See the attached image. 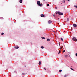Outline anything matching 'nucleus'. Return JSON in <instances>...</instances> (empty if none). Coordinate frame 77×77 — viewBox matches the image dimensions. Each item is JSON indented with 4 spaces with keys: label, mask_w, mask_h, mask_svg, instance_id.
I'll return each instance as SVG.
<instances>
[{
    "label": "nucleus",
    "mask_w": 77,
    "mask_h": 77,
    "mask_svg": "<svg viewBox=\"0 0 77 77\" xmlns=\"http://www.w3.org/2000/svg\"><path fill=\"white\" fill-rule=\"evenodd\" d=\"M37 4L39 6H42V4H41V2H40L39 1H38L37 2Z\"/></svg>",
    "instance_id": "obj_1"
},
{
    "label": "nucleus",
    "mask_w": 77,
    "mask_h": 77,
    "mask_svg": "<svg viewBox=\"0 0 77 77\" xmlns=\"http://www.w3.org/2000/svg\"><path fill=\"white\" fill-rule=\"evenodd\" d=\"M26 74H27V73H22V75H26Z\"/></svg>",
    "instance_id": "obj_10"
},
{
    "label": "nucleus",
    "mask_w": 77,
    "mask_h": 77,
    "mask_svg": "<svg viewBox=\"0 0 77 77\" xmlns=\"http://www.w3.org/2000/svg\"><path fill=\"white\" fill-rule=\"evenodd\" d=\"M59 72H62V70H59Z\"/></svg>",
    "instance_id": "obj_20"
},
{
    "label": "nucleus",
    "mask_w": 77,
    "mask_h": 77,
    "mask_svg": "<svg viewBox=\"0 0 77 77\" xmlns=\"http://www.w3.org/2000/svg\"><path fill=\"white\" fill-rule=\"evenodd\" d=\"M60 13V12H59V11H58V12L57 11V12H55V14H56V15H57V14H59Z\"/></svg>",
    "instance_id": "obj_3"
},
{
    "label": "nucleus",
    "mask_w": 77,
    "mask_h": 77,
    "mask_svg": "<svg viewBox=\"0 0 77 77\" xmlns=\"http://www.w3.org/2000/svg\"><path fill=\"white\" fill-rule=\"evenodd\" d=\"M72 40H73L74 41H75V42H77V40L76 39V38H75V37H73L72 38Z\"/></svg>",
    "instance_id": "obj_2"
},
{
    "label": "nucleus",
    "mask_w": 77,
    "mask_h": 77,
    "mask_svg": "<svg viewBox=\"0 0 77 77\" xmlns=\"http://www.w3.org/2000/svg\"><path fill=\"white\" fill-rule=\"evenodd\" d=\"M48 24H51V20H49L48 21Z\"/></svg>",
    "instance_id": "obj_6"
},
{
    "label": "nucleus",
    "mask_w": 77,
    "mask_h": 77,
    "mask_svg": "<svg viewBox=\"0 0 77 77\" xmlns=\"http://www.w3.org/2000/svg\"><path fill=\"white\" fill-rule=\"evenodd\" d=\"M41 61H39V63H38V64H39V65H41Z\"/></svg>",
    "instance_id": "obj_14"
},
{
    "label": "nucleus",
    "mask_w": 77,
    "mask_h": 77,
    "mask_svg": "<svg viewBox=\"0 0 77 77\" xmlns=\"http://www.w3.org/2000/svg\"><path fill=\"white\" fill-rule=\"evenodd\" d=\"M61 40L62 41H63V38H62L61 39Z\"/></svg>",
    "instance_id": "obj_16"
},
{
    "label": "nucleus",
    "mask_w": 77,
    "mask_h": 77,
    "mask_svg": "<svg viewBox=\"0 0 77 77\" xmlns=\"http://www.w3.org/2000/svg\"><path fill=\"white\" fill-rule=\"evenodd\" d=\"M50 6V5H49V4H48L47 5V6Z\"/></svg>",
    "instance_id": "obj_18"
},
{
    "label": "nucleus",
    "mask_w": 77,
    "mask_h": 77,
    "mask_svg": "<svg viewBox=\"0 0 77 77\" xmlns=\"http://www.w3.org/2000/svg\"><path fill=\"white\" fill-rule=\"evenodd\" d=\"M19 2L20 3H23V1L22 0H20Z\"/></svg>",
    "instance_id": "obj_7"
},
{
    "label": "nucleus",
    "mask_w": 77,
    "mask_h": 77,
    "mask_svg": "<svg viewBox=\"0 0 77 77\" xmlns=\"http://www.w3.org/2000/svg\"><path fill=\"white\" fill-rule=\"evenodd\" d=\"M68 2H69V0H67Z\"/></svg>",
    "instance_id": "obj_32"
},
{
    "label": "nucleus",
    "mask_w": 77,
    "mask_h": 77,
    "mask_svg": "<svg viewBox=\"0 0 77 77\" xmlns=\"http://www.w3.org/2000/svg\"><path fill=\"white\" fill-rule=\"evenodd\" d=\"M53 17H55V16L54 14L53 15Z\"/></svg>",
    "instance_id": "obj_27"
},
{
    "label": "nucleus",
    "mask_w": 77,
    "mask_h": 77,
    "mask_svg": "<svg viewBox=\"0 0 77 77\" xmlns=\"http://www.w3.org/2000/svg\"><path fill=\"white\" fill-rule=\"evenodd\" d=\"M75 56H77V53H76L75 54Z\"/></svg>",
    "instance_id": "obj_24"
},
{
    "label": "nucleus",
    "mask_w": 77,
    "mask_h": 77,
    "mask_svg": "<svg viewBox=\"0 0 77 77\" xmlns=\"http://www.w3.org/2000/svg\"><path fill=\"white\" fill-rule=\"evenodd\" d=\"M42 39H45V37H42Z\"/></svg>",
    "instance_id": "obj_11"
},
{
    "label": "nucleus",
    "mask_w": 77,
    "mask_h": 77,
    "mask_svg": "<svg viewBox=\"0 0 77 77\" xmlns=\"http://www.w3.org/2000/svg\"><path fill=\"white\" fill-rule=\"evenodd\" d=\"M73 26L74 27H76V24H73Z\"/></svg>",
    "instance_id": "obj_8"
},
{
    "label": "nucleus",
    "mask_w": 77,
    "mask_h": 77,
    "mask_svg": "<svg viewBox=\"0 0 77 77\" xmlns=\"http://www.w3.org/2000/svg\"><path fill=\"white\" fill-rule=\"evenodd\" d=\"M2 35H4V33L3 32H2L1 34Z\"/></svg>",
    "instance_id": "obj_17"
},
{
    "label": "nucleus",
    "mask_w": 77,
    "mask_h": 77,
    "mask_svg": "<svg viewBox=\"0 0 77 77\" xmlns=\"http://www.w3.org/2000/svg\"><path fill=\"white\" fill-rule=\"evenodd\" d=\"M63 53H64V52H65V50H64L63 51Z\"/></svg>",
    "instance_id": "obj_23"
},
{
    "label": "nucleus",
    "mask_w": 77,
    "mask_h": 77,
    "mask_svg": "<svg viewBox=\"0 0 77 77\" xmlns=\"http://www.w3.org/2000/svg\"><path fill=\"white\" fill-rule=\"evenodd\" d=\"M45 0H43V1H45Z\"/></svg>",
    "instance_id": "obj_33"
},
{
    "label": "nucleus",
    "mask_w": 77,
    "mask_h": 77,
    "mask_svg": "<svg viewBox=\"0 0 77 77\" xmlns=\"http://www.w3.org/2000/svg\"><path fill=\"white\" fill-rule=\"evenodd\" d=\"M47 41H50V39H49V38H48V39H47Z\"/></svg>",
    "instance_id": "obj_12"
},
{
    "label": "nucleus",
    "mask_w": 77,
    "mask_h": 77,
    "mask_svg": "<svg viewBox=\"0 0 77 77\" xmlns=\"http://www.w3.org/2000/svg\"><path fill=\"white\" fill-rule=\"evenodd\" d=\"M60 51H59V52L58 53V54H59L60 53Z\"/></svg>",
    "instance_id": "obj_31"
},
{
    "label": "nucleus",
    "mask_w": 77,
    "mask_h": 77,
    "mask_svg": "<svg viewBox=\"0 0 77 77\" xmlns=\"http://www.w3.org/2000/svg\"><path fill=\"white\" fill-rule=\"evenodd\" d=\"M65 1H64L63 2V3H65Z\"/></svg>",
    "instance_id": "obj_30"
},
{
    "label": "nucleus",
    "mask_w": 77,
    "mask_h": 77,
    "mask_svg": "<svg viewBox=\"0 0 77 77\" xmlns=\"http://www.w3.org/2000/svg\"><path fill=\"white\" fill-rule=\"evenodd\" d=\"M66 76H67L66 75H65L64 76V77H66Z\"/></svg>",
    "instance_id": "obj_22"
},
{
    "label": "nucleus",
    "mask_w": 77,
    "mask_h": 77,
    "mask_svg": "<svg viewBox=\"0 0 77 77\" xmlns=\"http://www.w3.org/2000/svg\"><path fill=\"white\" fill-rule=\"evenodd\" d=\"M59 14V15H63V13H60H60Z\"/></svg>",
    "instance_id": "obj_4"
},
{
    "label": "nucleus",
    "mask_w": 77,
    "mask_h": 77,
    "mask_svg": "<svg viewBox=\"0 0 77 77\" xmlns=\"http://www.w3.org/2000/svg\"><path fill=\"white\" fill-rule=\"evenodd\" d=\"M59 45L60 46V42H59Z\"/></svg>",
    "instance_id": "obj_25"
},
{
    "label": "nucleus",
    "mask_w": 77,
    "mask_h": 77,
    "mask_svg": "<svg viewBox=\"0 0 77 77\" xmlns=\"http://www.w3.org/2000/svg\"><path fill=\"white\" fill-rule=\"evenodd\" d=\"M55 8V9H57V7H56Z\"/></svg>",
    "instance_id": "obj_26"
},
{
    "label": "nucleus",
    "mask_w": 77,
    "mask_h": 77,
    "mask_svg": "<svg viewBox=\"0 0 77 77\" xmlns=\"http://www.w3.org/2000/svg\"><path fill=\"white\" fill-rule=\"evenodd\" d=\"M60 48H61V49H62V47H60Z\"/></svg>",
    "instance_id": "obj_28"
},
{
    "label": "nucleus",
    "mask_w": 77,
    "mask_h": 77,
    "mask_svg": "<svg viewBox=\"0 0 77 77\" xmlns=\"http://www.w3.org/2000/svg\"><path fill=\"white\" fill-rule=\"evenodd\" d=\"M44 47L43 46H42L41 47V48H42V49H43V48H44Z\"/></svg>",
    "instance_id": "obj_19"
},
{
    "label": "nucleus",
    "mask_w": 77,
    "mask_h": 77,
    "mask_svg": "<svg viewBox=\"0 0 77 77\" xmlns=\"http://www.w3.org/2000/svg\"><path fill=\"white\" fill-rule=\"evenodd\" d=\"M44 69H45V70H46V69H45V68H44Z\"/></svg>",
    "instance_id": "obj_29"
},
{
    "label": "nucleus",
    "mask_w": 77,
    "mask_h": 77,
    "mask_svg": "<svg viewBox=\"0 0 77 77\" xmlns=\"http://www.w3.org/2000/svg\"><path fill=\"white\" fill-rule=\"evenodd\" d=\"M15 48L16 49H18V48H19V47H18V46H15Z\"/></svg>",
    "instance_id": "obj_9"
},
{
    "label": "nucleus",
    "mask_w": 77,
    "mask_h": 77,
    "mask_svg": "<svg viewBox=\"0 0 77 77\" xmlns=\"http://www.w3.org/2000/svg\"><path fill=\"white\" fill-rule=\"evenodd\" d=\"M69 18H68L67 19V21H69Z\"/></svg>",
    "instance_id": "obj_13"
},
{
    "label": "nucleus",
    "mask_w": 77,
    "mask_h": 77,
    "mask_svg": "<svg viewBox=\"0 0 77 77\" xmlns=\"http://www.w3.org/2000/svg\"><path fill=\"white\" fill-rule=\"evenodd\" d=\"M70 69H72V71H74V69H72V68H71Z\"/></svg>",
    "instance_id": "obj_21"
},
{
    "label": "nucleus",
    "mask_w": 77,
    "mask_h": 77,
    "mask_svg": "<svg viewBox=\"0 0 77 77\" xmlns=\"http://www.w3.org/2000/svg\"><path fill=\"white\" fill-rule=\"evenodd\" d=\"M74 7H75L76 8H77V5H74Z\"/></svg>",
    "instance_id": "obj_15"
},
{
    "label": "nucleus",
    "mask_w": 77,
    "mask_h": 77,
    "mask_svg": "<svg viewBox=\"0 0 77 77\" xmlns=\"http://www.w3.org/2000/svg\"><path fill=\"white\" fill-rule=\"evenodd\" d=\"M41 17H45V16L43 14H41Z\"/></svg>",
    "instance_id": "obj_5"
}]
</instances>
